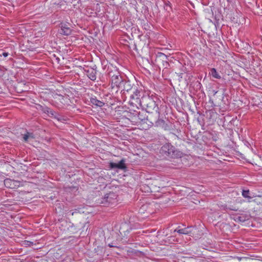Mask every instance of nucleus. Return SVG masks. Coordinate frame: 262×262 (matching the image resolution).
Instances as JSON below:
<instances>
[{"label":"nucleus","instance_id":"1","mask_svg":"<svg viewBox=\"0 0 262 262\" xmlns=\"http://www.w3.org/2000/svg\"><path fill=\"white\" fill-rule=\"evenodd\" d=\"M108 75L111 78L112 89H114L116 92H117L119 88H122L124 80L119 72L116 70L109 72Z\"/></svg>","mask_w":262,"mask_h":262},{"label":"nucleus","instance_id":"2","mask_svg":"<svg viewBox=\"0 0 262 262\" xmlns=\"http://www.w3.org/2000/svg\"><path fill=\"white\" fill-rule=\"evenodd\" d=\"M141 106L145 108L147 113H152L154 111L158 112V107L155 101L149 96H143L139 100Z\"/></svg>","mask_w":262,"mask_h":262},{"label":"nucleus","instance_id":"3","mask_svg":"<svg viewBox=\"0 0 262 262\" xmlns=\"http://www.w3.org/2000/svg\"><path fill=\"white\" fill-rule=\"evenodd\" d=\"M178 151L170 143H166L163 145L160 149V153L163 156L169 158H176L178 155Z\"/></svg>","mask_w":262,"mask_h":262},{"label":"nucleus","instance_id":"4","mask_svg":"<svg viewBox=\"0 0 262 262\" xmlns=\"http://www.w3.org/2000/svg\"><path fill=\"white\" fill-rule=\"evenodd\" d=\"M116 195L114 193H110L105 195L103 198L100 202V204L104 206L109 205L116 203Z\"/></svg>","mask_w":262,"mask_h":262},{"label":"nucleus","instance_id":"5","mask_svg":"<svg viewBox=\"0 0 262 262\" xmlns=\"http://www.w3.org/2000/svg\"><path fill=\"white\" fill-rule=\"evenodd\" d=\"M4 185L7 188L14 189L19 186L20 182L10 179H6L4 180Z\"/></svg>","mask_w":262,"mask_h":262},{"label":"nucleus","instance_id":"6","mask_svg":"<svg viewBox=\"0 0 262 262\" xmlns=\"http://www.w3.org/2000/svg\"><path fill=\"white\" fill-rule=\"evenodd\" d=\"M125 159H122L118 163L111 162L110 166L111 168H118L120 169H125L126 168L125 165Z\"/></svg>","mask_w":262,"mask_h":262},{"label":"nucleus","instance_id":"7","mask_svg":"<svg viewBox=\"0 0 262 262\" xmlns=\"http://www.w3.org/2000/svg\"><path fill=\"white\" fill-rule=\"evenodd\" d=\"M59 33L64 35H69L71 33V29L69 27V25L61 23L60 29L59 30Z\"/></svg>","mask_w":262,"mask_h":262},{"label":"nucleus","instance_id":"8","mask_svg":"<svg viewBox=\"0 0 262 262\" xmlns=\"http://www.w3.org/2000/svg\"><path fill=\"white\" fill-rule=\"evenodd\" d=\"M85 71L86 72V75L91 80L95 81L96 79V74L97 72L96 70L90 68Z\"/></svg>","mask_w":262,"mask_h":262},{"label":"nucleus","instance_id":"9","mask_svg":"<svg viewBox=\"0 0 262 262\" xmlns=\"http://www.w3.org/2000/svg\"><path fill=\"white\" fill-rule=\"evenodd\" d=\"M176 232L179 234H189L191 231L189 227H187L182 229H176L173 232H171V234H173Z\"/></svg>","mask_w":262,"mask_h":262},{"label":"nucleus","instance_id":"10","mask_svg":"<svg viewBox=\"0 0 262 262\" xmlns=\"http://www.w3.org/2000/svg\"><path fill=\"white\" fill-rule=\"evenodd\" d=\"M140 92L135 88L133 89V94L130 95V97L132 100H135L136 102L139 101Z\"/></svg>","mask_w":262,"mask_h":262},{"label":"nucleus","instance_id":"11","mask_svg":"<svg viewBox=\"0 0 262 262\" xmlns=\"http://www.w3.org/2000/svg\"><path fill=\"white\" fill-rule=\"evenodd\" d=\"M121 89H122L123 91L124 92L126 91L127 92L134 89L130 83L129 81H126L125 80H123V84H122V88Z\"/></svg>","mask_w":262,"mask_h":262},{"label":"nucleus","instance_id":"12","mask_svg":"<svg viewBox=\"0 0 262 262\" xmlns=\"http://www.w3.org/2000/svg\"><path fill=\"white\" fill-rule=\"evenodd\" d=\"M40 110L44 113L48 114L49 116H53L54 115V112L47 106H42L39 105Z\"/></svg>","mask_w":262,"mask_h":262},{"label":"nucleus","instance_id":"13","mask_svg":"<svg viewBox=\"0 0 262 262\" xmlns=\"http://www.w3.org/2000/svg\"><path fill=\"white\" fill-rule=\"evenodd\" d=\"M91 102L93 104L95 105L98 106H99V107H102L104 104V103L103 102L97 100L96 99V98H92L91 99Z\"/></svg>","mask_w":262,"mask_h":262},{"label":"nucleus","instance_id":"14","mask_svg":"<svg viewBox=\"0 0 262 262\" xmlns=\"http://www.w3.org/2000/svg\"><path fill=\"white\" fill-rule=\"evenodd\" d=\"M209 74L211 75L213 78L216 79H221V76L219 74V73L216 71V69L214 68H212L210 70V72H209Z\"/></svg>","mask_w":262,"mask_h":262},{"label":"nucleus","instance_id":"15","mask_svg":"<svg viewBox=\"0 0 262 262\" xmlns=\"http://www.w3.org/2000/svg\"><path fill=\"white\" fill-rule=\"evenodd\" d=\"M156 125L158 127H161L162 128L165 127V121L163 119H158L156 122Z\"/></svg>","mask_w":262,"mask_h":262},{"label":"nucleus","instance_id":"16","mask_svg":"<svg viewBox=\"0 0 262 262\" xmlns=\"http://www.w3.org/2000/svg\"><path fill=\"white\" fill-rule=\"evenodd\" d=\"M249 193V190H243L242 192V195L244 198L251 199V197L248 195Z\"/></svg>","mask_w":262,"mask_h":262},{"label":"nucleus","instance_id":"17","mask_svg":"<svg viewBox=\"0 0 262 262\" xmlns=\"http://www.w3.org/2000/svg\"><path fill=\"white\" fill-rule=\"evenodd\" d=\"M23 138L26 142H28L30 141L27 133L24 135Z\"/></svg>","mask_w":262,"mask_h":262},{"label":"nucleus","instance_id":"18","mask_svg":"<svg viewBox=\"0 0 262 262\" xmlns=\"http://www.w3.org/2000/svg\"><path fill=\"white\" fill-rule=\"evenodd\" d=\"M235 221H238L241 222H243L245 221V219L243 218L242 216H237L236 219H235Z\"/></svg>","mask_w":262,"mask_h":262},{"label":"nucleus","instance_id":"19","mask_svg":"<svg viewBox=\"0 0 262 262\" xmlns=\"http://www.w3.org/2000/svg\"><path fill=\"white\" fill-rule=\"evenodd\" d=\"M27 134L28 135L30 140L31 139H34L35 138L34 136L33 133H30L27 132Z\"/></svg>","mask_w":262,"mask_h":262},{"label":"nucleus","instance_id":"20","mask_svg":"<svg viewBox=\"0 0 262 262\" xmlns=\"http://www.w3.org/2000/svg\"><path fill=\"white\" fill-rule=\"evenodd\" d=\"M159 57L166 58V56L164 54L160 53H159Z\"/></svg>","mask_w":262,"mask_h":262},{"label":"nucleus","instance_id":"21","mask_svg":"<svg viewBox=\"0 0 262 262\" xmlns=\"http://www.w3.org/2000/svg\"><path fill=\"white\" fill-rule=\"evenodd\" d=\"M2 55L4 56V57H7L8 56V53L7 52H3L2 53Z\"/></svg>","mask_w":262,"mask_h":262},{"label":"nucleus","instance_id":"22","mask_svg":"<svg viewBox=\"0 0 262 262\" xmlns=\"http://www.w3.org/2000/svg\"><path fill=\"white\" fill-rule=\"evenodd\" d=\"M108 246H109L110 247H117L116 246L114 245L113 244V243H112V244H108Z\"/></svg>","mask_w":262,"mask_h":262},{"label":"nucleus","instance_id":"23","mask_svg":"<svg viewBox=\"0 0 262 262\" xmlns=\"http://www.w3.org/2000/svg\"><path fill=\"white\" fill-rule=\"evenodd\" d=\"M230 210H235V209H233V208H230Z\"/></svg>","mask_w":262,"mask_h":262}]
</instances>
